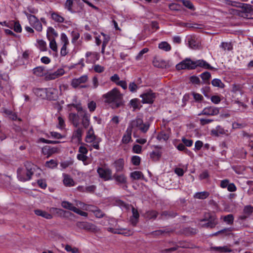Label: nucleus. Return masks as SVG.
Instances as JSON below:
<instances>
[{
	"label": "nucleus",
	"instance_id": "1",
	"mask_svg": "<svg viewBox=\"0 0 253 253\" xmlns=\"http://www.w3.org/2000/svg\"><path fill=\"white\" fill-rule=\"evenodd\" d=\"M36 170L41 171V169L36 166L27 162L23 167L18 169L17 177L19 180L23 182L30 180Z\"/></svg>",
	"mask_w": 253,
	"mask_h": 253
},
{
	"label": "nucleus",
	"instance_id": "2",
	"mask_svg": "<svg viewBox=\"0 0 253 253\" xmlns=\"http://www.w3.org/2000/svg\"><path fill=\"white\" fill-rule=\"evenodd\" d=\"M203 67L206 69H212L211 67L208 63L204 60H197L192 61L190 58H186L176 65L177 70L182 69H193L197 67Z\"/></svg>",
	"mask_w": 253,
	"mask_h": 253
},
{
	"label": "nucleus",
	"instance_id": "3",
	"mask_svg": "<svg viewBox=\"0 0 253 253\" xmlns=\"http://www.w3.org/2000/svg\"><path fill=\"white\" fill-rule=\"evenodd\" d=\"M102 97L105 102L111 104L113 108H118L122 104L123 95L117 88L115 87L103 94Z\"/></svg>",
	"mask_w": 253,
	"mask_h": 253
},
{
	"label": "nucleus",
	"instance_id": "4",
	"mask_svg": "<svg viewBox=\"0 0 253 253\" xmlns=\"http://www.w3.org/2000/svg\"><path fill=\"white\" fill-rule=\"evenodd\" d=\"M85 141L87 143H93L92 147L96 149H99V143L101 141L100 138L97 137L94 134L93 127L91 126L86 132Z\"/></svg>",
	"mask_w": 253,
	"mask_h": 253
},
{
	"label": "nucleus",
	"instance_id": "5",
	"mask_svg": "<svg viewBox=\"0 0 253 253\" xmlns=\"http://www.w3.org/2000/svg\"><path fill=\"white\" fill-rule=\"evenodd\" d=\"M30 25L38 32H42V26L40 20L35 15L31 14L26 11H24Z\"/></svg>",
	"mask_w": 253,
	"mask_h": 253
},
{
	"label": "nucleus",
	"instance_id": "6",
	"mask_svg": "<svg viewBox=\"0 0 253 253\" xmlns=\"http://www.w3.org/2000/svg\"><path fill=\"white\" fill-rule=\"evenodd\" d=\"M200 222H207L205 224H201V226L211 228H213L217 224L215 215L214 214H211L210 213H207L205 215V217L200 220Z\"/></svg>",
	"mask_w": 253,
	"mask_h": 253
},
{
	"label": "nucleus",
	"instance_id": "7",
	"mask_svg": "<svg viewBox=\"0 0 253 253\" xmlns=\"http://www.w3.org/2000/svg\"><path fill=\"white\" fill-rule=\"evenodd\" d=\"M88 76L86 75L82 76L79 78L73 79L72 81L71 84L73 88H77L80 87V88H85L87 87L86 85H81L82 84L86 83L88 81Z\"/></svg>",
	"mask_w": 253,
	"mask_h": 253
},
{
	"label": "nucleus",
	"instance_id": "8",
	"mask_svg": "<svg viewBox=\"0 0 253 253\" xmlns=\"http://www.w3.org/2000/svg\"><path fill=\"white\" fill-rule=\"evenodd\" d=\"M65 73V70L63 68H58L54 72H49L45 76L46 80H53L64 75Z\"/></svg>",
	"mask_w": 253,
	"mask_h": 253
},
{
	"label": "nucleus",
	"instance_id": "9",
	"mask_svg": "<svg viewBox=\"0 0 253 253\" xmlns=\"http://www.w3.org/2000/svg\"><path fill=\"white\" fill-rule=\"evenodd\" d=\"M97 173L100 177L104 180H108L112 179V171L108 168H98Z\"/></svg>",
	"mask_w": 253,
	"mask_h": 253
},
{
	"label": "nucleus",
	"instance_id": "10",
	"mask_svg": "<svg viewBox=\"0 0 253 253\" xmlns=\"http://www.w3.org/2000/svg\"><path fill=\"white\" fill-rule=\"evenodd\" d=\"M156 98V94L150 89L145 90L143 92V104H152Z\"/></svg>",
	"mask_w": 253,
	"mask_h": 253
},
{
	"label": "nucleus",
	"instance_id": "11",
	"mask_svg": "<svg viewBox=\"0 0 253 253\" xmlns=\"http://www.w3.org/2000/svg\"><path fill=\"white\" fill-rule=\"evenodd\" d=\"M219 113V108L215 107H207L205 108L199 115L215 116Z\"/></svg>",
	"mask_w": 253,
	"mask_h": 253
},
{
	"label": "nucleus",
	"instance_id": "12",
	"mask_svg": "<svg viewBox=\"0 0 253 253\" xmlns=\"http://www.w3.org/2000/svg\"><path fill=\"white\" fill-rule=\"evenodd\" d=\"M86 62L88 63H94L99 59V53L95 52H87L85 53Z\"/></svg>",
	"mask_w": 253,
	"mask_h": 253
},
{
	"label": "nucleus",
	"instance_id": "13",
	"mask_svg": "<svg viewBox=\"0 0 253 253\" xmlns=\"http://www.w3.org/2000/svg\"><path fill=\"white\" fill-rule=\"evenodd\" d=\"M59 149L56 147H50L45 146L42 148V153L44 155H46L47 157L51 156L52 155L59 153Z\"/></svg>",
	"mask_w": 253,
	"mask_h": 253
},
{
	"label": "nucleus",
	"instance_id": "14",
	"mask_svg": "<svg viewBox=\"0 0 253 253\" xmlns=\"http://www.w3.org/2000/svg\"><path fill=\"white\" fill-rule=\"evenodd\" d=\"M58 89L55 88H46V99H47L55 100L58 97Z\"/></svg>",
	"mask_w": 253,
	"mask_h": 253
},
{
	"label": "nucleus",
	"instance_id": "15",
	"mask_svg": "<svg viewBox=\"0 0 253 253\" xmlns=\"http://www.w3.org/2000/svg\"><path fill=\"white\" fill-rule=\"evenodd\" d=\"M188 44L191 48L197 49L200 46L199 42L194 36H188L186 38Z\"/></svg>",
	"mask_w": 253,
	"mask_h": 253
},
{
	"label": "nucleus",
	"instance_id": "16",
	"mask_svg": "<svg viewBox=\"0 0 253 253\" xmlns=\"http://www.w3.org/2000/svg\"><path fill=\"white\" fill-rule=\"evenodd\" d=\"M113 178L118 185H125L127 182L126 177L123 173H115L113 176Z\"/></svg>",
	"mask_w": 253,
	"mask_h": 253
},
{
	"label": "nucleus",
	"instance_id": "17",
	"mask_svg": "<svg viewBox=\"0 0 253 253\" xmlns=\"http://www.w3.org/2000/svg\"><path fill=\"white\" fill-rule=\"evenodd\" d=\"M80 114L71 113L69 114V121L72 123L73 125L78 127L80 124Z\"/></svg>",
	"mask_w": 253,
	"mask_h": 253
},
{
	"label": "nucleus",
	"instance_id": "18",
	"mask_svg": "<svg viewBox=\"0 0 253 253\" xmlns=\"http://www.w3.org/2000/svg\"><path fill=\"white\" fill-rule=\"evenodd\" d=\"M81 117H82V124L85 128H87L90 124V115L86 111H83L80 113Z\"/></svg>",
	"mask_w": 253,
	"mask_h": 253
},
{
	"label": "nucleus",
	"instance_id": "19",
	"mask_svg": "<svg viewBox=\"0 0 253 253\" xmlns=\"http://www.w3.org/2000/svg\"><path fill=\"white\" fill-rule=\"evenodd\" d=\"M108 230L115 234H123L125 236H128L132 234V231L131 230H126L125 229H114L113 228H108Z\"/></svg>",
	"mask_w": 253,
	"mask_h": 253
},
{
	"label": "nucleus",
	"instance_id": "20",
	"mask_svg": "<svg viewBox=\"0 0 253 253\" xmlns=\"http://www.w3.org/2000/svg\"><path fill=\"white\" fill-rule=\"evenodd\" d=\"M77 225L79 228H81L86 230L91 231H95V230L96 229V227L93 224H92L91 223H87V222H78L77 223Z\"/></svg>",
	"mask_w": 253,
	"mask_h": 253
},
{
	"label": "nucleus",
	"instance_id": "21",
	"mask_svg": "<svg viewBox=\"0 0 253 253\" xmlns=\"http://www.w3.org/2000/svg\"><path fill=\"white\" fill-rule=\"evenodd\" d=\"M228 130L224 129L221 126H217L215 128L211 130V134L213 136H218L220 134H226Z\"/></svg>",
	"mask_w": 253,
	"mask_h": 253
},
{
	"label": "nucleus",
	"instance_id": "22",
	"mask_svg": "<svg viewBox=\"0 0 253 253\" xmlns=\"http://www.w3.org/2000/svg\"><path fill=\"white\" fill-rule=\"evenodd\" d=\"M131 127H128L122 139L123 143L127 144L131 140Z\"/></svg>",
	"mask_w": 253,
	"mask_h": 253
},
{
	"label": "nucleus",
	"instance_id": "23",
	"mask_svg": "<svg viewBox=\"0 0 253 253\" xmlns=\"http://www.w3.org/2000/svg\"><path fill=\"white\" fill-rule=\"evenodd\" d=\"M132 215L130 218V222L131 225L135 226L138 221L139 215L137 210L133 207L132 208Z\"/></svg>",
	"mask_w": 253,
	"mask_h": 253
},
{
	"label": "nucleus",
	"instance_id": "24",
	"mask_svg": "<svg viewBox=\"0 0 253 253\" xmlns=\"http://www.w3.org/2000/svg\"><path fill=\"white\" fill-rule=\"evenodd\" d=\"M58 36L57 32L52 27H49L46 31V37L48 40L55 39Z\"/></svg>",
	"mask_w": 253,
	"mask_h": 253
},
{
	"label": "nucleus",
	"instance_id": "25",
	"mask_svg": "<svg viewBox=\"0 0 253 253\" xmlns=\"http://www.w3.org/2000/svg\"><path fill=\"white\" fill-rule=\"evenodd\" d=\"M153 64L155 67L158 68H165L167 66V62L166 61L159 57H155L153 59Z\"/></svg>",
	"mask_w": 253,
	"mask_h": 253
},
{
	"label": "nucleus",
	"instance_id": "26",
	"mask_svg": "<svg viewBox=\"0 0 253 253\" xmlns=\"http://www.w3.org/2000/svg\"><path fill=\"white\" fill-rule=\"evenodd\" d=\"M47 73L44 68L42 66L37 67L33 69V74L38 77L44 76L45 77Z\"/></svg>",
	"mask_w": 253,
	"mask_h": 253
},
{
	"label": "nucleus",
	"instance_id": "27",
	"mask_svg": "<svg viewBox=\"0 0 253 253\" xmlns=\"http://www.w3.org/2000/svg\"><path fill=\"white\" fill-rule=\"evenodd\" d=\"M63 182L65 186L67 187H71L75 185V182L74 180L70 177V175L66 174H63Z\"/></svg>",
	"mask_w": 253,
	"mask_h": 253
},
{
	"label": "nucleus",
	"instance_id": "28",
	"mask_svg": "<svg viewBox=\"0 0 253 253\" xmlns=\"http://www.w3.org/2000/svg\"><path fill=\"white\" fill-rule=\"evenodd\" d=\"M34 212L37 215L42 216L45 219H50L53 217L52 214L41 210H35Z\"/></svg>",
	"mask_w": 253,
	"mask_h": 253
},
{
	"label": "nucleus",
	"instance_id": "29",
	"mask_svg": "<svg viewBox=\"0 0 253 253\" xmlns=\"http://www.w3.org/2000/svg\"><path fill=\"white\" fill-rule=\"evenodd\" d=\"M51 18L55 22L59 23H63L65 20L64 18L62 16L55 12H52L51 13Z\"/></svg>",
	"mask_w": 253,
	"mask_h": 253
},
{
	"label": "nucleus",
	"instance_id": "30",
	"mask_svg": "<svg viewBox=\"0 0 253 253\" xmlns=\"http://www.w3.org/2000/svg\"><path fill=\"white\" fill-rule=\"evenodd\" d=\"M83 134V129L82 128L79 127L74 131L72 137L73 139H76L77 141L80 142L82 140Z\"/></svg>",
	"mask_w": 253,
	"mask_h": 253
},
{
	"label": "nucleus",
	"instance_id": "31",
	"mask_svg": "<svg viewBox=\"0 0 253 253\" xmlns=\"http://www.w3.org/2000/svg\"><path fill=\"white\" fill-rule=\"evenodd\" d=\"M114 166L116 169V172L122 171L124 169V161L123 159H120L116 161L114 163Z\"/></svg>",
	"mask_w": 253,
	"mask_h": 253
},
{
	"label": "nucleus",
	"instance_id": "32",
	"mask_svg": "<svg viewBox=\"0 0 253 253\" xmlns=\"http://www.w3.org/2000/svg\"><path fill=\"white\" fill-rule=\"evenodd\" d=\"M37 46L42 51L47 50V45L46 42L42 40H37Z\"/></svg>",
	"mask_w": 253,
	"mask_h": 253
},
{
	"label": "nucleus",
	"instance_id": "33",
	"mask_svg": "<svg viewBox=\"0 0 253 253\" xmlns=\"http://www.w3.org/2000/svg\"><path fill=\"white\" fill-rule=\"evenodd\" d=\"M61 206L63 208L70 210L74 212L75 209L77 208L75 206H74L73 204L70 203L69 202L64 201L61 203Z\"/></svg>",
	"mask_w": 253,
	"mask_h": 253
},
{
	"label": "nucleus",
	"instance_id": "34",
	"mask_svg": "<svg viewBox=\"0 0 253 253\" xmlns=\"http://www.w3.org/2000/svg\"><path fill=\"white\" fill-rule=\"evenodd\" d=\"M209 195V192L207 191H203L196 193L194 195V197L198 199H205L208 197Z\"/></svg>",
	"mask_w": 253,
	"mask_h": 253
},
{
	"label": "nucleus",
	"instance_id": "35",
	"mask_svg": "<svg viewBox=\"0 0 253 253\" xmlns=\"http://www.w3.org/2000/svg\"><path fill=\"white\" fill-rule=\"evenodd\" d=\"M80 0H66L64 4V7L65 8L67 9L68 11L72 12V6L73 5L74 1L79 2H80Z\"/></svg>",
	"mask_w": 253,
	"mask_h": 253
},
{
	"label": "nucleus",
	"instance_id": "36",
	"mask_svg": "<svg viewBox=\"0 0 253 253\" xmlns=\"http://www.w3.org/2000/svg\"><path fill=\"white\" fill-rule=\"evenodd\" d=\"M158 47L165 51H169L171 48L170 45L166 42H161L158 45Z\"/></svg>",
	"mask_w": 253,
	"mask_h": 253
},
{
	"label": "nucleus",
	"instance_id": "37",
	"mask_svg": "<svg viewBox=\"0 0 253 253\" xmlns=\"http://www.w3.org/2000/svg\"><path fill=\"white\" fill-rule=\"evenodd\" d=\"M35 93L42 99L46 98V88H38L36 90Z\"/></svg>",
	"mask_w": 253,
	"mask_h": 253
},
{
	"label": "nucleus",
	"instance_id": "38",
	"mask_svg": "<svg viewBox=\"0 0 253 253\" xmlns=\"http://www.w3.org/2000/svg\"><path fill=\"white\" fill-rule=\"evenodd\" d=\"M131 125L132 126L137 127L140 130H142V119L141 118H137L133 121Z\"/></svg>",
	"mask_w": 253,
	"mask_h": 253
},
{
	"label": "nucleus",
	"instance_id": "39",
	"mask_svg": "<svg viewBox=\"0 0 253 253\" xmlns=\"http://www.w3.org/2000/svg\"><path fill=\"white\" fill-rule=\"evenodd\" d=\"M58 165V163L56 160H50L49 161L46 162L45 164V166L47 168L50 169H54Z\"/></svg>",
	"mask_w": 253,
	"mask_h": 253
},
{
	"label": "nucleus",
	"instance_id": "40",
	"mask_svg": "<svg viewBox=\"0 0 253 253\" xmlns=\"http://www.w3.org/2000/svg\"><path fill=\"white\" fill-rule=\"evenodd\" d=\"M176 214L172 211H165L163 212L161 215L162 219H166L169 217H173L176 216Z\"/></svg>",
	"mask_w": 253,
	"mask_h": 253
},
{
	"label": "nucleus",
	"instance_id": "41",
	"mask_svg": "<svg viewBox=\"0 0 253 253\" xmlns=\"http://www.w3.org/2000/svg\"><path fill=\"white\" fill-rule=\"evenodd\" d=\"M243 212L245 214L250 216L253 212V207L251 205L246 206L243 209Z\"/></svg>",
	"mask_w": 253,
	"mask_h": 253
},
{
	"label": "nucleus",
	"instance_id": "42",
	"mask_svg": "<svg viewBox=\"0 0 253 253\" xmlns=\"http://www.w3.org/2000/svg\"><path fill=\"white\" fill-rule=\"evenodd\" d=\"M223 220L228 224H232L234 221V216L232 214H228L223 217Z\"/></svg>",
	"mask_w": 253,
	"mask_h": 253
},
{
	"label": "nucleus",
	"instance_id": "43",
	"mask_svg": "<svg viewBox=\"0 0 253 253\" xmlns=\"http://www.w3.org/2000/svg\"><path fill=\"white\" fill-rule=\"evenodd\" d=\"M49 41H50L49 47L51 48V49L54 52H57L58 50V48H57V44L55 41V40L52 39V40H50Z\"/></svg>",
	"mask_w": 253,
	"mask_h": 253
},
{
	"label": "nucleus",
	"instance_id": "44",
	"mask_svg": "<svg viewBox=\"0 0 253 253\" xmlns=\"http://www.w3.org/2000/svg\"><path fill=\"white\" fill-rule=\"evenodd\" d=\"M211 84L213 86L219 87H223L224 86L223 84L221 81L218 79H214L211 81Z\"/></svg>",
	"mask_w": 253,
	"mask_h": 253
},
{
	"label": "nucleus",
	"instance_id": "45",
	"mask_svg": "<svg viewBox=\"0 0 253 253\" xmlns=\"http://www.w3.org/2000/svg\"><path fill=\"white\" fill-rule=\"evenodd\" d=\"M220 46L224 50H227L230 51L232 49V45L230 42H223L221 43Z\"/></svg>",
	"mask_w": 253,
	"mask_h": 253
},
{
	"label": "nucleus",
	"instance_id": "46",
	"mask_svg": "<svg viewBox=\"0 0 253 253\" xmlns=\"http://www.w3.org/2000/svg\"><path fill=\"white\" fill-rule=\"evenodd\" d=\"M65 250L68 252L72 253H79V250L76 247H72L69 245H66L65 247Z\"/></svg>",
	"mask_w": 253,
	"mask_h": 253
},
{
	"label": "nucleus",
	"instance_id": "47",
	"mask_svg": "<svg viewBox=\"0 0 253 253\" xmlns=\"http://www.w3.org/2000/svg\"><path fill=\"white\" fill-rule=\"evenodd\" d=\"M80 34L77 31H73L71 33V36H72V42L74 43L76 42V41L79 39L80 38Z\"/></svg>",
	"mask_w": 253,
	"mask_h": 253
},
{
	"label": "nucleus",
	"instance_id": "48",
	"mask_svg": "<svg viewBox=\"0 0 253 253\" xmlns=\"http://www.w3.org/2000/svg\"><path fill=\"white\" fill-rule=\"evenodd\" d=\"M161 153L159 151H153L150 154L151 158L154 161H157L161 157Z\"/></svg>",
	"mask_w": 253,
	"mask_h": 253
},
{
	"label": "nucleus",
	"instance_id": "49",
	"mask_svg": "<svg viewBox=\"0 0 253 253\" xmlns=\"http://www.w3.org/2000/svg\"><path fill=\"white\" fill-rule=\"evenodd\" d=\"M101 36L102 37V44L107 45L110 41V38L109 35L104 34V33H101Z\"/></svg>",
	"mask_w": 253,
	"mask_h": 253
},
{
	"label": "nucleus",
	"instance_id": "50",
	"mask_svg": "<svg viewBox=\"0 0 253 253\" xmlns=\"http://www.w3.org/2000/svg\"><path fill=\"white\" fill-rule=\"evenodd\" d=\"M182 2L183 4L187 8H189L191 10H194V6L193 4L192 3V2L188 0H182Z\"/></svg>",
	"mask_w": 253,
	"mask_h": 253
},
{
	"label": "nucleus",
	"instance_id": "51",
	"mask_svg": "<svg viewBox=\"0 0 253 253\" xmlns=\"http://www.w3.org/2000/svg\"><path fill=\"white\" fill-rule=\"evenodd\" d=\"M138 88V85L134 82H131L128 85V89L131 92H136Z\"/></svg>",
	"mask_w": 253,
	"mask_h": 253
},
{
	"label": "nucleus",
	"instance_id": "52",
	"mask_svg": "<svg viewBox=\"0 0 253 253\" xmlns=\"http://www.w3.org/2000/svg\"><path fill=\"white\" fill-rule=\"evenodd\" d=\"M130 104L134 109H137L139 108L140 104L139 100L136 98L132 99L130 100Z\"/></svg>",
	"mask_w": 253,
	"mask_h": 253
},
{
	"label": "nucleus",
	"instance_id": "53",
	"mask_svg": "<svg viewBox=\"0 0 253 253\" xmlns=\"http://www.w3.org/2000/svg\"><path fill=\"white\" fill-rule=\"evenodd\" d=\"M157 139L160 141H166L169 139V136L164 132L158 134Z\"/></svg>",
	"mask_w": 253,
	"mask_h": 253
},
{
	"label": "nucleus",
	"instance_id": "54",
	"mask_svg": "<svg viewBox=\"0 0 253 253\" xmlns=\"http://www.w3.org/2000/svg\"><path fill=\"white\" fill-rule=\"evenodd\" d=\"M87 107L90 112H93L96 108V103L94 101H91L87 103Z\"/></svg>",
	"mask_w": 253,
	"mask_h": 253
},
{
	"label": "nucleus",
	"instance_id": "55",
	"mask_svg": "<svg viewBox=\"0 0 253 253\" xmlns=\"http://www.w3.org/2000/svg\"><path fill=\"white\" fill-rule=\"evenodd\" d=\"M182 143L187 147H191L192 146L193 141L191 139H188L185 137H182L181 139Z\"/></svg>",
	"mask_w": 253,
	"mask_h": 253
},
{
	"label": "nucleus",
	"instance_id": "56",
	"mask_svg": "<svg viewBox=\"0 0 253 253\" xmlns=\"http://www.w3.org/2000/svg\"><path fill=\"white\" fill-rule=\"evenodd\" d=\"M213 249L214 250L220 252H230L231 251V249L226 246L214 247Z\"/></svg>",
	"mask_w": 253,
	"mask_h": 253
},
{
	"label": "nucleus",
	"instance_id": "57",
	"mask_svg": "<svg viewBox=\"0 0 253 253\" xmlns=\"http://www.w3.org/2000/svg\"><path fill=\"white\" fill-rule=\"evenodd\" d=\"M201 77L205 82L209 81L211 77V74L208 72H205L201 74Z\"/></svg>",
	"mask_w": 253,
	"mask_h": 253
},
{
	"label": "nucleus",
	"instance_id": "58",
	"mask_svg": "<svg viewBox=\"0 0 253 253\" xmlns=\"http://www.w3.org/2000/svg\"><path fill=\"white\" fill-rule=\"evenodd\" d=\"M60 40L63 44H69V41L67 35L65 33H61L60 35Z\"/></svg>",
	"mask_w": 253,
	"mask_h": 253
},
{
	"label": "nucleus",
	"instance_id": "59",
	"mask_svg": "<svg viewBox=\"0 0 253 253\" xmlns=\"http://www.w3.org/2000/svg\"><path fill=\"white\" fill-rule=\"evenodd\" d=\"M69 44H62V47L60 50V54L61 56H65L68 54V51L67 50V46Z\"/></svg>",
	"mask_w": 253,
	"mask_h": 253
},
{
	"label": "nucleus",
	"instance_id": "60",
	"mask_svg": "<svg viewBox=\"0 0 253 253\" xmlns=\"http://www.w3.org/2000/svg\"><path fill=\"white\" fill-rule=\"evenodd\" d=\"M141 172L138 171H135L131 173L130 176L133 179H138L140 178Z\"/></svg>",
	"mask_w": 253,
	"mask_h": 253
},
{
	"label": "nucleus",
	"instance_id": "61",
	"mask_svg": "<svg viewBox=\"0 0 253 253\" xmlns=\"http://www.w3.org/2000/svg\"><path fill=\"white\" fill-rule=\"evenodd\" d=\"M93 69L94 71L96 73H101L104 72L105 68L104 67L99 65L96 64L94 65Z\"/></svg>",
	"mask_w": 253,
	"mask_h": 253
},
{
	"label": "nucleus",
	"instance_id": "62",
	"mask_svg": "<svg viewBox=\"0 0 253 253\" xmlns=\"http://www.w3.org/2000/svg\"><path fill=\"white\" fill-rule=\"evenodd\" d=\"M141 161V158L140 157L137 156H134L131 158V162L133 165L135 166H137L139 165Z\"/></svg>",
	"mask_w": 253,
	"mask_h": 253
},
{
	"label": "nucleus",
	"instance_id": "63",
	"mask_svg": "<svg viewBox=\"0 0 253 253\" xmlns=\"http://www.w3.org/2000/svg\"><path fill=\"white\" fill-rule=\"evenodd\" d=\"M75 205L77 207H78L81 209H82L83 210H87V205H86L84 203L80 201H75Z\"/></svg>",
	"mask_w": 253,
	"mask_h": 253
},
{
	"label": "nucleus",
	"instance_id": "64",
	"mask_svg": "<svg viewBox=\"0 0 253 253\" xmlns=\"http://www.w3.org/2000/svg\"><path fill=\"white\" fill-rule=\"evenodd\" d=\"M110 81L117 85L118 83L121 80L119 76L117 74H115L110 77Z\"/></svg>",
	"mask_w": 253,
	"mask_h": 253
}]
</instances>
